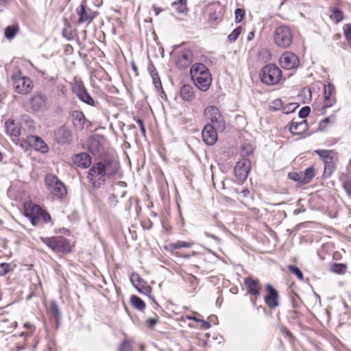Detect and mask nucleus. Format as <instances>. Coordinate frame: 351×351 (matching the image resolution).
<instances>
[{
	"instance_id": "1",
	"label": "nucleus",
	"mask_w": 351,
	"mask_h": 351,
	"mask_svg": "<svg viewBox=\"0 0 351 351\" xmlns=\"http://www.w3.org/2000/svg\"><path fill=\"white\" fill-rule=\"evenodd\" d=\"M119 162L112 158H104L95 162L88 170L87 179L91 187L98 189L106 180L117 173Z\"/></svg>"
},
{
	"instance_id": "2",
	"label": "nucleus",
	"mask_w": 351,
	"mask_h": 351,
	"mask_svg": "<svg viewBox=\"0 0 351 351\" xmlns=\"http://www.w3.org/2000/svg\"><path fill=\"white\" fill-rule=\"evenodd\" d=\"M191 79L202 91H206L211 85L212 77L209 70L201 63L195 64L191 69Z\"/></svg>"
},
{
	"instance_id": "3",
	"label": "nucleus",
	"mask_w": 351,
	"mask_h": 351,
	"mask_svg": "<svg viewBox=\"0 0 351 351\" xmlns=\"http://www.w3.org/2000/svg\"><path fill=\"white\" fill-rule=\"evenodd\" d=\"M281 77V70L274 64L265 65L260 73L261 82L267 85L277 84L279 83Z\"/></svg>"
},
{
	"instance_id": "4",
	"label": "nucleus",
	"mask_w": 351,
	"mask_h": 351,
	"mask_svg": "<svg viewBox=\"0 0 351 351\" xmlns=\"http://www.w3.org/2000/svg\"><path fill=\"white\" fill-rule=\"evenodd\" d=\"M45 182L51 193L57 199H62L66 195V189L65 185L58 180V178L51 173L46 175Z\"/></svg>"
},
{
	"instance_id": "5",
	"label": "nucleus",
	"mask_w": 351,
	"mask_h": 351,
	"mask_svg": "<svg viewBox=\"0 0 351 351\" xmlns=\"http://www.w3.org/2000/svg\"><path fill=\"white\" fill-rule=\"evenodd\" d=\"M315 153L320 156L324 163V176L329 177L336 168L337 153L332 150L317 149Z\"/></svg>"
},
{
	"instance_id": "6",
	"label": "nucleus",
	"mask_w": 351,
	"mask_h": 351,
	"mask_svg": "<svg viewBox=\"0 0 351 351\" xmlns=\"http://www.w3.org/2000/svg\"><path fill=\"white\" fill-rule=\"evenodd\" d=\"M275 44L281 48H288L293 43V34L291 29L286 25L277 27L274 33Z\"/></svg>"
},
{
	"instance_id": "7",
	"label": "nucleus",
	"mask_w": 351,
	"mask_h": 351,
	"mask_svg": "<svg viewBox=\"0 0 351 351\" xmlns=\"http://www.w3.org/2000/svg\"><path fill=\"white\" fill-rule=\"evenodd\" d=\"M11 78L13 81V88L16 93L25 95L32 90V81L29 77L23 76L20 71L14 73Z\"/></svg>"
},
{
	"instance_id": "8",
	"label": "nucleus",
	"mask_w": 351,
	"mask_h": 351,
	"mask_svg": "<svg viewBox=\"0 0 351 351\" xmlns=\"http://www.w3.org/2000/svg\"><path fill=\"white\" fill-rule=\"evenodd\" d=\"M41 240L54 252H68L70 251V245L69 241L62 237H42Z\"/></svg>"
},
{
	"instance_id": "9",
	"label": "nucleus",
	"mask_w": 351,
	"mask_h": 351,
	"mask_svg": "<svg viewBox=\"0 0 351 351\" xmlns=\"http://www.w3.org/2000/svg\"><path fill=\"white\" fill-rule=\"evenodd\" d=\"M204 115L210 121V124L217 128L218 131H223L225 129V121L217 107H207L204 110Z\"/></svg>"
},
{
	"instance_id": "10",
	"label": "nucleus",
	"mask_w": 351,
	"mask_h": 351,
	"mask_svg": "<svg viewBox=\"0 0 351 351\" xmlns=\"http://www.w3.org/2000/svg\"><path fill=\"white\" fill-rule=\"evenodd\" d=\"M49 98L43 93L34 95L30 99L31 108L34 111H42L48 109L50 106Z\"/></svg>"
},
{
	"instance_id": "11",
	"label": "nucleus",
	"mask_w": 351,
	"mask_h": 351,
	"mask_svg": "<svg viewBox=\"0 0 351 351\" xmlns=\"http://www.w3.org/2000/svg\"><path fill=\"white\" fill-rule=\"evenodd\" d=\"M250 168V160L247 158H242L237 162L234 167V174L239 180H245L247 178Z\"/></svg>"
},
{
	"instance_id": "12",
	"label": "nucleus",
	"mask_w": 351,
	"mask_h": 351,
	"mask_svg": "<svg viewBox=\"0 0 351 351\" xmlns=\"http://www.w3.org/2000/svg\"><path fill=\"white\" fill-rule=\"evenodd\" d=\"M299 64L300 61L297 56L290 51L285 52L280 58V64L285 69H295Z\"/></svg>"
},
{
	"instance_id": "13",
	"label": "nucleus",
	"mask_w": 351,
	"mask_h": 351,
	"mask_svg": "<svg viewBox=\"0 0 351 351\" xmlns=\"http://www.w3.org/2000/svg\"><path fill=\"white\" fill-rule=\"evenodd\" d=\"M24 210L25 216L29 219L32 224L34 226H37L39 222V213L41 208L38 205L30 202L25 204Z\"/></svg>"
},
{
	"instance_id": "14",
	"label": "nucleus",
	"mask_w": 351,
	"mask_h": 351,
	"mask_svg": "<svg viewBox=\"0 0 351 351\" xmlns=\"http://www.w3.org/2000/svg\"><path fill=\"white\" fill-rule=\"evenodd\" d=\"M217 130L213 125L206 124L202 132L203 141L208 145H214L217 140Z\"/></svg>"
},
{
	"instance_id": "15",
	"label": "nucleus",
	"mask_w": 351,
	"mask_h": 351,
	"mask_svg": "<svg viewBox=\"0 0 351 351\" xmlns=\"http://www.w3.org/2000/svg\"><path fill=\"white\" fill-rule=\"evenodd\" d=\"M77 14L79 16V23H90L95 17V13L90 8H86V5L82 3L77 8Z\"/></svg>"
},
{
	"instance_id": "16",
	"label": "nucleus",
	"mask_w": 351,
	"mask_h": 351,
	"mask_svg": "<svg viewBox=\"0 0 351 351\" xmlns=\"http://www.w3.org/2000/svg\"><path fill=\"white\" fill-rule=\"evenodd\" d=\"M56 138L60 144H69L73 141V135L71 130L65 126H62L55 134Z\"/></svg>"
},
{
	"instance_id": "17",
	"label": "nucleus",
	"mask_w": 351,
	"mask_h": 351,
	"mask_svg": "<svg viewBox=\"0 0 351 351\" xmlns=\"http://www.w3.org/2000/svg\"><path fill=\"white\" fill-rule=\"evenodd\" d=\"M193 62V53L187 49L182 51L177 60V66L180 69L189 67Z\"/></svg>"
},
{
	"instance_id": "18",
	"label": "nucleus",
	"mask_w": 351,
	"mask_h": 351,
	"mask_svg": "<svg viewBox=\"0 0 351 351\" xmlns=\"http://www.w3.org/2000/svg\"><path fill=\"white\" fill-rule=\"evenodd\" d=\"M27 141L29 146L42 153H47L49 150V147L45 142L37 136H29Z\"/></svg>"
},
{
	"instance_id": "19",
	"label": "nucleus",
	"mask_w": 351,
	"mask_h": 351,
	"mask_svg": "<svg viewBox=\"0 0 351 351\" xmlns=\"http://www.w3.org/2000/svg\"><path fill=\"white\" fill-rule=\"evenodd\" d=\"M266 290L267 295L265 297V303L270 308H275L278 306V293L277 291L271 285H267Z\"/></svg>"
},
{
	"instance_id": "20",
	"label": "nucleus",
	"mask_w": 351,
	"mask_h": 351,
	"mask_svg": "<svg viewBox=\"0 0 351 351\" xmlns=\"http://www.w3.org/2000/svg\"><path fill=\"white\" fill-rule=\"evenodd\" d=\"M244 284L246 286L249 293L257 296L260 294L261 287L258 279L247 277L244 279Z\"/></svg>"
},
{
	"instance_id": "21",
	"label": "nucleus",
	"mask_w": 351,
	"mask_h": 351,
	"mask_svg": "<svg viewBox=\"0 0 351 351\" xmlns=\"http://www.w3.org/2000/svg\"><path fill=\"white\" fill-rule=\"evenodd\" d=\"M73 161L79 167L87 168L91 164V158L86 153H80L73 158Z\"/></svg>"
},
{
	"instance_id": "22",
	"label": "nucleus",
	"mask_w": 351,
	"mask_h": 351,
	"mask_svg": "<svg viewBox=\"0 0 351 351\" xmlns=\"http://www.w3.org/2000/svg\"><path fill=\"white\" fill-rule=\"evenodd\" d=\"M74 92L82 101L90 106L95 105L93 99L84 86H79L75 87Z\"/></svg>"
},
{
	"instance_id": "23",
	"label": "nucleus",
	"mask_w": 351,
	"mask_h": 351,
	"mask_svg": "<svg viewBox=\"0 0 351 351\" xmlns=\"http://www.w3.org/2000/svg\"><path fill=\"white\" fill-rule=\"evenodd\" d=\"M180 95L185 101H191L195 98V93L192 86L184 84L181 86L180 90Z\"/></svg>"
},
{
	"instance_id": "24",
	"label": "nucleus",
	"mask_w": 351,
	"mask_h": 351,
	"mask_svg": "<svg viewBox=\"0 0 351 351\" xmlns=\"http://www.w3.org/2000/svg\"><path fill=\"white\" fill-rule=\"evenodd\" d=\"M307 128L308 125L305 120H302L300 122L292 121L289 127V131L293 134L299 135L303 134Z\"/></svg>"
},
{
	"instance_id": "25",
	"label": "nucleus",
	"mask_w": 351,
	"mask_h": 351,
	"mask_svg": "<svg viewBox=\"0 0 351 351\" xmlns=\"http://www.w3.org/2000/svg\"><path fill=\"white\" fill-rule=\"evenodd\" d=\"M5 130L8 135L14 137H18L21 134L20 128L12 119H9L5 124Z\"/></svg>"
},
{
	"instance_id": "26",
	"label": "nucleus",
	"mask_w": 351,
	"mask_h": 351,
	"mask_svg": "<svg viewBox=\"0 0 351 351\" xmlns=\"http://www.w3.org/2000/svg\"><path fill=\"white\" fill-rule=\"evenodd\" d=\"M87 146L88 152L92 155L96 156L99 154L101 143L97 138L92 137L89 138Z\"/></svg>"
},
{
	"instance_id": "27",
	"label": "nucleus",
	"mask_w": 351,
	"mask_h": 351,
	"mask_svg": "<svg viewBox=\"0 0 351 351\" xmlns=\"http://www.w3.org/2000/svg\"><path fill=\"white\" fill-rule=\"evenodd\" d=\"M147 70L152 78L153 84L156 89L162 88V84L158 73L153 64H149Z\"/></svg>"
},
{
	"instance_id": "28",
	"label": "nucleus",
	"mask_w": 351,
	"mask_h": 351,
	"mask_svg": "<svg viewBox=\"0 0 351 351\" xmlns=\"http://www.w3.org/2000/svg\"><path fill=\"white\" fill-rule=\"evenodd\" d=\"M86 118L82 112H75L73 114V123L77 130H82L84 127Z\"/></svg>"
},
{
	"instance_id": "29",
	"label": "nucleus",
	"mask_w": 351,
	"mask_h": 351,
	"mask_svg": "<svg viewBox=\"0 0 351 351\" xmlns=\"http://www.w3.org/2000/svg\"><path fill=\"white\" fill-rule=\"evenodd\" d=\"M191 246V243L183 241H178L176 243H170L165 246V249L169 251H173L179 248H189Z\"/></svg>"
},
{
	"instance_id": "30",
	"label": "nucleus",
	"mask_w": 351,
	"mask_h": 351,
	"mask_svg": "<svg viewBox=\"0 0 351 351\" xmlns=\"http://www.w3.org/2000/svg\"><path fill=\"white\" fill-rule=\"evenodd\" d=\"M302 173L303 176V184H308L315 176V169L311 166L306 168L304 171H302Z\"/></svg>"
},
{
	"instance_id": "31",
	"label": "nucleus",
	"mask_w": 351,
	"mask_h": 351,
	"mask_svg": "<svg viewBox=\"0 0 351 351\" xmlns=\"http://www.w3.org/2000/svg\"><path fill=\"white\" fill-rule=\"evenodd\" d=\"M172 7L180 14L187 12L186 0H178L171 4Z\"/></svg>"
},
{
	"instance_id": "32",
	"label": "nucleus",
	"mask_w": 351,
	"mask_h": 351,
	"mask_svg": "<svg viewBox=\"0 0 351 351\" xmlns=\"http://www.w3.org/2000/svg\"><path fill=\"white\" fill-rule=\"evenodd\" d=\"M19 31V27L18 25H10L8 26L5 29L4 35L5 37L9 40H11L14 38L17 32Z\"/></svg>"
},
{
	"instance_id": "33",
	"label": "nucleus",
	"mask_w": 351,
	"mask_h": 351,
	"mask_svg": "<svg viewBox=\"0 0 351 351\" xmlns=\"http://www.w3.org/2000/svg\"><path fill=\"white\" fill-rule=\"evenodd\" d=\"M130 301L134 307L139 311H143L145 308V302L138 296L132 295Z\"/></svg>"
},
{
	"instance_id": "34",
	"label": "nucleus",
	"mask_w": 351,
	"mask_h": 351,
	"mask_svg": "<svg viewBox=\"0 0 351 351\" xmlns=\"http://www.w3.org/2000/svg\"><path fill=\"white\" fill-rule=\"evenodd\" d=\"M131 281L133 285L136 287L138 291L141 292V290L138 287L143 286L144 280L137 274H132Z\"/></svg>"
},
{
	"instance_id": "35",
	"label": "nucleus",
	"mask_w": 351,
	"mask_h": 351,
	"mask_svg": "<svg viewBox=\"0 0 351 351\" xmlns=\"http://www.w3.org/2000/svg\"><path fill=\"white\" fill-rule=\"evenodd\" d=\"M49 311L53 316H54L56 319L60 317V313L58 305L56 302L51 301L49 304Z\"/></svg>"
},
{
	"instance_id": "36",
	"label": "nucleus",
	"mask_w": 351,
	"mask_h": 351,
	"mask_svg": "<svg viewBox=\"0 0 351 351\" xmlns=\"http://www.w3.org/2000/svg\"><path fill=\"white\" fill-rule=\"evenodd\" d=\"M346 265L343 263H335L332 267V271L338 274H343L346 271Z\"/></svg>"
},
{
	"instance_id": "37",
	"label": "nucleus",
	"mask_w": 351,
	"mask_h": 351,
	"mask_svg": "<svg viewBox=\"0 0 351 351\" xmlns=\"http://www.w3.org/2000/svg\"><path fill=\"white\" fill-rule=\"evenodd\" d=\"M62 36L65 38L67 40H71L73 39L72 27L70 24H68L64 27V28L62 29Z\"/></svg>"
},
{
	"instance_id": "38",
	"label": "nucleus",
	"mask_w": 351,
	"mask_h": 351,
	"mask_svg": "<svg viewBox=\"0 0 351 351\" xmlns=\"http://www.w3.org/2000/svg\"><path fill=\"white\" fill-rule=\"evenodd\" d=\"M335 86L329 83L324 87V97H335Z\"/></svg>"
},
{
	"instance_id": "39",
	"label": "nucleus",
	"mask_w": 351,
	"mask_h": 351,
	"mask_svg": "<svg viewBox=\"0 0 351 351\" xmlns=\"http://www.w3.org/2000/svg\"><path fill=\"white\" fill-rule=\"evenodd\" d=\"M242 28L241 27H238L235 28L231 34L228 36V38L230 43L234 42L239 37V36L241 33Z\"/></svg>"
},
{
	"instance_id": "40",
	"label": "nucleus",
	"mask_w": 351,
	"mask_h": 351,
	"mask_svg": "<svg viewBox=\"0 0 351 351\" xmlns=\"http://www.w3.org/2000/svg\"><path fill=\"white\" fill-rule=\"evenodd\" d=\"M288 269L291 273L295 274L298 277V278L300 279V280H302L304 279L302 272L297 266L289 265L288 267Z\"/></svg>"
},
{
	"instance_id": "41",
	"label": "nucleus",
	"mask_w": 351,
	"mask_h": 351,
	"mask_svg": "<svg viewBox=\"0 0 351 351\" xmlns=\"http://www.w3.org/2000/svg\"><path fill=\"white\" fill-rule=\"evenodd\" d=\"M330 18L336 23H339L343 19V12L338 9H335L330 14Z\"/></svg>"
},
{
	"instance_id": "42",
	"label": "nucleus",
	"mask_w": 351,
	"mask_h": 351,
	"mask_svg": "<svg viewBox=\"0 0 351 351\" xmlns=\"http://www.w3.org/2000/svg\"><path fill=\"white\" fill-rule=\"evenodd\" d=\"M245 12L243 9L237 8L234 11V17L236 23H240L244 18Z\"/></svg>"
},
{
	"instance_id": "43",
	"label": "nucleus",
	"mask_w": 351,
	"mask_h": 351,
	"mask_svg": "<svg viewBox=\"0 0 351 351\" xmlns=\"http://www.w3.org/2000/svg\"><path fill=\"white\" fill-rule=\"evenodd\" d=\"M119 351H132L131 343L128 340L124 339L119 346Z\"/></svg>"
},
{
	"instance_id": "44",
	"label": "nucleus",
	"mask_w": 351,
	"mask_h": 351,
	"mask_svg": "<svg viewBox=\"0 0 351 351\" xmlns=\"http://www.w3.org/2000/svg\"><path fill=\"white\" fill-rule=\"evenodd\" d=\"M11 265L9 263H1L0 264V276H3L11 271Z\"/></svg>"
},
{
	"instance_id": "45",
	"label": "nucleus",
	"mask_w": 351,
	"mask_h": 351,
	"mask_svg": "<svg viewBox=\"0 0 351 351\" xmlns=\"http://www.w3.org/2000/svg\"><path fill=\"white\" fill-rule=\"evenodd\" d=\"M289 176L291 180H293L295 182H298L299 183L303 184V176H302V171L299 172V173H296V172L290 173L289 174Z\"/></svg>"
},
{
	"instance_id": "46",
	"label": "nucleus",
	"mask_w": 351,
	"mask_h": 351,
	"mask_svg": "<svg viewBox=\"0 0 351 351\" xmlns=\"http://www.w3.org/2000/svg\"><path fill=\"white\" fill-rule=\"evenodd\" d=\"M298 105L295 103H290L282 108V112L285 114H289L294 112L298 108Z\"/></svg>"
},
{
	"instance_id": "47",
	"label": "nucleus",
	"mask_w": 351,
	"mask_h": 351,
	"mask_svg": "<svg viewBox=\"0 0 351 351\" xmlns=\"http://www.w3.org/2000/svg\"><path fill=\"white\" fill-rule=\"evenodd\" d=\"M40 217H41L45 223L49 222L51 219L49 213L43 210L42 208L39 213V218Z\"/></svg>"
},
{
	"instance_id": "48",
	"label": "nucleus",
	"mask_w": 351,
	"mask_h": 351,
	"mask_svg": "<svg viewBox=\"0 0 351 351\" xmlns=\"http://www.w3.org/2000/svg\"><path fill=\"white\" fill-rule=\"evenodd\" d=\"M311 112L310 107L304 106L299 111V117L302 119L306 117Z\"/></svg>"
},
{
	"instance_id": "49",
	"label": "nucleus",
	"mask_w": 351,
	"mask_h": 351,
	"mask_svg": "<svg viewBox=\"0 0 351 351\" xmlns=\"http://www.w3.org/2000/svg\"><path fill=\"white\" fill-rule=\"evenodd\" d=\"M336 102L335 97H324V107H331Z\"/></svg>"
},
{
	"instance_id": "50",
	"label": "nucleus",
	"mask_w": 351,
	"mask_h": 351,
	"mask_svg": "<svg viewBox=\"0 0 351 351\" xmlns=\"http://www.w3.org/2000/svg\"><path fill=\"white\" fill-rule=\"evenodd\" d=\"M252 153V148L250 145H243L242 147L241 155L248 156Z\"/></svg>"
},
{
	"instance_id": "51",
	"label": "nucleus",
	"mask_w": 351,
	"mask_h": 351,
	"mask_svg": "<svg viewBox=\"0 0 351 351\" xmlns=\"http://www.w3.org/2000/svg\"><path fill=\"white\" fill-rule=\"evenodd\" d=\"M343 188L349 195L351 196V177L348 178L343 183Z\"/></svg>"
},
{
	"instance_id": "52",
	"label": "nucleus",
	"mask_w": 351,
	"mask_h": 351,
	"mask_svg": "<svg viewBox=\"0 0 351 351\" xmlns=\"http://www.w3.org/2000/svg\"><path fill=\"white\" fill-rule=\"evenodd\" d=\"M108 203L110 206L114 207L118 204V199L114 194H111L108 197Z\"/></svg>"
},
{
	"instance_id": "53",
	"label": "nucleus",
	"mask_w": 351,
	"mask_h": 351,
	"mask_svg": "<svg viewBox=\"0 0 351 351\" xmlns=\"http://www.w3.org/2000/svg\"><path fill=\"white\" fill-rule=\"evenodd\" d=\"M135 120H136V123L139 126L140 130H141L143 135L145 136V134H146V130H145V128L144 126L143 121L142 119H136Z\"/></svg>"
},
{
	"instance_id": "54",
	"label": "nucleus",
	"mask_w": 351,
	"mask_h": 351,
	"mask_svg": "<svg viewBox=\"0 0 351 351\" xmlns=\"http://www.w3.org/2000/svg\"><path fill=\"white\" fill-rule=\"evenodd\" d=\"M282 103L280 99H276L271 103V108L274 110H279L282 108Z\"/></svg>"
},
{
	"instance_id": "55",
	"label": "nucleus",
	"mask_w": 351,
	"mask_h": 351,
	"mask_svg": "<svg viewBox=\"0 0 351 351\" xmlns=\"http://www.w3.org/2000/svg\"><path fill=\"white\" fill-rule=\"evenodd\" d=\"M158 320L157 318H149L147 319L146 323L148 326L152 328L158 323Z\"/></svg>"
},
{
	"instance_id": "56",
	"label": "nucleus",
	"mask_w": 351,
	"mask_h": 351,
	"mask_svg": "<svg viewBox=\"0 0 351 351\" xmlns=\"http://www.w3.org/2000/svg\"><path fill=\"white\" fill-rule=\"evenodd\" d=\"M200 322H202V328L204 329H208L211 326V324L208 322L201 320Z\"/></svg>"
},
{
	"instance_id": "57",
	"label": "nucleus",
	"mask_w": 351,
	"mask_h": 351,
	"mask_svg": "<svg viewBox=\"0 0 351 351\" xmlns=\"http://www.w3.org/2000/svg\"><path fill=\"white\" fill-rule=\"evenodd\" d=\"M44 78H45V80H47L49 82H54L56 80V77L51 76V75H49L45 74V73L44 74Z\"/></svg>"
},
{
	"instance_id": "58",
	"label": "nucleus",
	"mask_w": 351,
	"mask_h": 351,
	"mask_svg": "<svg viewBox=\"0 0 351 351\" xmlns=\"http://www.w3.org/2000/svg\"><path fill=\"white\" fill-rule=\"evenodd\" d=\"M60 91L62 95H65L67 93V88L65 86L61 85L60 88Z\"/></svg>"
},
{
	"instance_id": "59",
	"label": "nucleus",
	"mask_w": 351,
	"mask_h": 351,
	"mask_svg": "<svg viewBox=\"0 0 351 351\" xmlns=\"http://www.w3.org/2000/svg\"><path fill=\"white\" fill-rule=\"evenodd\" d=\"M153 10L155 12L156 15H158L162 10L160 8L156 7V5L153 6Z\"/></svg>"
},
{
	"instance_id": "60",
	"label": "nucleus",
	"mask_w": 351,
	"mask_h": 351,
	"mask_svg": "<svg viewBox=\"0 0 351 351\" xmlns=\"http://www.w3.org/2000/svg\"><path fill=\"white\" fill-rule=\"evenodd\" d=\"M305 211V209H295L294 211H293V214L294 215H298L299 213H302V212H304Z\"/></svg>"
},
{
	"instance_id": "61",
	"label": "nucleus",
	"mask_w": 351,
	"mask_h": 351,
	"mask_svg": "<svg viewBox=\"0 0 351 351\" xmlns=\"http://www.w3.org/2000/svg\"><path fill=\"white\" fill-rule=\"evenodd\" d=\"M115 185L120 186L123 188H125L126 184L124 182H118Z\"/></svg>"
},
{
	"instance_id": "62",
	"label": "nucleus",
	"mask_w": 351,
	"mask_h": 351,
	"mask_svg": "<svg viewBox=\"0 0 351 351\" xmlns=\"http://www.w3.org/2000/svg\"><path fill=\"white\" fill-rule=\"evenodd\" d=\"M132 67L133 71L136 73V75H137L138 69L134 62L132 63Z\"/></svg>"
},
{
	"instance_id": "63",
	"label": "nucleus",
	"mask_w": 351,
	"mask_h": 351,
	"mask_svg": "<svg viewBox=\"0 0 351 351\" xmlns=\"http://www.w3.org/2000/svg\"><path fill=\"white\" fill-rule=\"evenodd\" d=\"M242 193L244 196H247L250 193V191L247 189H244L242 191Z\"/></svg>"
},
{
	"instance_id": "64",
	"label": "nucleus",
	"mask_w": 351,
	"mask_h": 351,
	"mask_svg": "<svg viewBox=\"0 0 351 351\" xmlns=\"http://www.w3.org/2000/svg\"><path fill=\"white\" fill-rule=\"evenodd\" d=\"M254 32H250L248 34V36H247V40H252L254 38Z\"/></svg>"
}]
</instances>
